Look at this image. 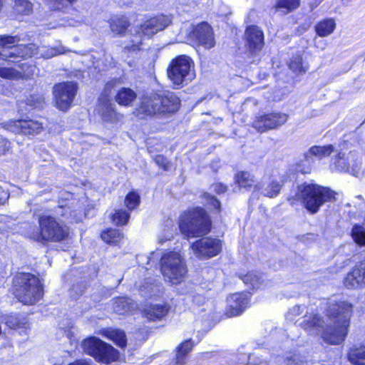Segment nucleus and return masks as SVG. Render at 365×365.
<instances>
[{
	"mask_svg": "<svg viewBox=\"0 0 365 365\" xmlns=\"http://www.w3.org/2000/svg\"><path fill=\"white\" fill-rule=\"evenodd\" d=\"M353 308L352 304L347 301L330 300L326 313L332 322L331 325H328L320 315L308 316L306 312L300 326L309 331H322L324 341L334 345L339 344L348 334Z\"/></svg>",
	"mask_w": 365,
	"mask_h": 365,
	"instance_id": "obj_1",
	"label": "nucleus"
},
{
	"mask_svg": "<svg viewBox=\"0 0 365 365\" xmlns=\"http://www.w3.org/2000/svg\"><path fill=\"white\" fill-rule=\"evenodd\" d=\"M17 36H1L0 37V59L14 61L18 58H30L34 55L43 58H51L63 51L58 48L41 46L34 43L16 45Z\"/></svg>",
	"mask_w": 365,
	"mask_h": 365,
	"instance_id": "obj_2",
	"label": "nucleus"
},
{
	"mask_svg": "<svg viewBox=\"0 0 365 365\" xmlns=\"http://www.w3.org/2000/svg\"><path fill=\"white\" fill-rule=\"evenodd\" d=\"M180 102L179 98L173 93H150L141 98L133 114L140 119L165 116L176 112L180 107Z\"/></svg>",
	"mask_w": 365,
	"mask_h": 365,
	"instance_id": "obj_3",
	"label": "nucleus"
},
{
	"mask_svg": "<svg viewBox=\"0 0 365 365\" xmlns=\"http://www.w3.org/2000/svg\"><path fill=\"white\" fill-rule=\"evenodd\" d=\"M335 195L329 187L304 183L298 186L296 197L309 213L315 214L325 202L335 200Z\"/></svg>",
	"mask_w": 365,
	"mask_h": 365,
	"instance_id": "obj_4",
	"label": "nucleus"
},
{
	"mask_svg": "<svg viewBox=\"0 0 365 365\" xmlns=\"http://www.w3.org/2000/svg\"><path fill=\"white\" fill-rule=\"evenodd\" d=\"M13 293L24 304H33L43 297L42 284L35 275L30 273H19L13 281Z\"/></svg>",
	"mask_w": 365,
	"mask_h": 365,
	"instance_id": "obj_5",
	"label": "nucleus"
},
{
	"mask_svg": "<svg viewBox=\"0 0 365 365\" xmlns=\"http://www.w3.org/2000/svg\"><path fill=\"white\" fill-rule=\"evenodd\" d=\"M170 22V17L165 15L157 16L145 21L136 31V33L125 43L123 52L128 56L137 53L140 50L143 43L141 34L150 38L158 31L165 29Z\"/></svg>",
	"mask_w": 365,
	"mask_h": 365,
	"instance_id": "obj_6",
	"label": "nucleus"
},
{
	"mask_svg": "<svg viewBox=\"0 0 365 365\" xmlns=\"http://www.w3.org/2000/svg\"><path fill=\"white\" fill-rule=\"evenodd\" d=\"M210 228V220L202 208L196 207L184 212L179 220V229L187 237L205 235Z\"/></svg>",
	"mask_w": 365,
	"mask_h": 365,
	"instance_id": "obj_7",
	"label": "nucleus"
},
{
	"mask_svg": "<svg viewBox=\"0 0 365 365\" xmlns=\"http://www.w3.org/2000/svg\"><path fill=\"white\" fill-rule=\"evenodd\" d=\"M38 224L39 231L34 232L30 235L31 238L38 242H60L66 240L68 236V227L58 222L52 216H40Z\"/></svg>",
	"mask_w": 365,
	"mask_h": 365,
	"instance_id": "obj_8",
	"label": "nucleus"
},
{
	"mask_svg": "<svg viewBox=\"0 0 365 365\" xmlns=\"http://www.w3.org/2000/svg\"><path fill=\"white\" fill-rule=\"evenodd\" d=\"M195 63L191 58L180 55L173 59L168 68V76L178 88L191 82L195 77Z\"/></svg>",
	"mask_w": 365,
	"mask_h": 365,
	"instance_id": "obj_9",
	"label": "nucleus"
},
{
	"mask_svg": "<svg viewBox=\"0 0 365 365\" xmlns=\"http://www.w3.org/2000/svg\"><path fill=\"white\" fill-rule=\"evenodd\" d=\"M160 271L165 280L173 284H178L184 279L187 269L180 254L169 252L161 257Z\"/></svg>",
	"mask_w": 365,
	"mask_h": 365,
	"instance_id": "obj_10",
	"label": "nucleus"
},
{
	"mask_svg": "<svg viewBox=\"0 0 365 365\" xmlns=\"http://www.w3.org/2000/svg\"><path fill=\"white\" fill-rule=\"evenodd\" d=\"M81 346L85 353L93 356L98 362L109 364L119 358V352L110 344L96 336L84 339Z\"/></svg>",
	"mask_w": 365,
	"mask_h": 365,
	"instance_id": "obj_11",
	"label": "nucleus"
},
{
	"mask_svg": "<svg viewBox=\"0 0 365 365\" xmlns=\"http://www.w3.org/2000/svg\"><path fill=\"white\" fill-rule=\"evenodd\" d=\"M284 175L277 170L266 171L260 182L255 185V189L268 197H277L284 185Z\"/></svg>",
	"mask_w": 365,
	"mask_h": 365,
	"instance_id": "obj_12",
	"label": "nucleus"
},
{
	"mask_svg": "<svg viewBox=\"0 0 365 365\" xmlns=\"http://www.w3.org/2000/svg\"><path fill=\"white\" fill-rule=\"evenodd\" d=\"M77 91V85L73 82H63L53 87V93L56 106L66 111L71 106Z\"/></svg>",
	"mask_w": 365,
	"mask_h": 365,
	"instance_id": "obj_13",
	"label": "nucleus"
},
{
	"mask_svg": "<svg viewBox=\"0 0 365 365\" xmlns=\"http://www.w3.org/2000/svg\"><path fill=\"white\" fill-rule=\"evenodd\" d=\"M222 241L209 237L196 240L191 245L194 255L199 259H209L217 256L222 250Z\"/></svg>",
	"mask_w": 365,
	"mask_h": 365,
	"instance_id": "obj_14",
	"label": "nucleus"
},
{
	"mask_svg": "<svg viewBox=\"0 0 365 365\" xmlns=\"http://www.w3.org/2000/svg\"><path fill=\"white\" fill-rule=\"evenodd\" d=\"M287 120V115L284 113H272L257 116L252 125L259 132L262 133L283 125Z\"/></svg>",
	"mask_w": 365,
	"mask_h": 365,
	"instance_id": "obj_15",
	"label": "nucleus"
},
{
	"mask_svg": "<svg viewBox=\"0 0 365 365\" xmlns=\"http://www.w3.org/2000/svg\"><path fill=\"white\" fill-rule=\"evenodd\" d=\"M250 296L247 293H235L227 299L225 314L227 317L240 315L250 303Z\"/></svg>",
	"mask_w": 365,
	"mask_h": 365,
	"instance_id": "obj_16",
	"label": "nucleus"
},
{
	"mask_svg": "<svg viewBox=\"0 0 365 365\" xmlns=\"http://www.w3.org/2000/svg\"><path fill=\"white\" fill-rule=\"evenodd\" d=\"M97 110L105 123L115 124L123 119V115L116 111L115 104L104 96L99 98Z\"/></svg>",
	"mask_w": 365,
	"mask_h": 365,
	"instance_id": "obj_17",
	"label": "nucleus"
},
{
	"mask_svg": "<svg viewBox=\"0 0 365 365\" xmlns=\"http://www.w3.org/2000/svg\"><path fill=\"white\" fill-rule=\"evenodd\" d=\"M7 126L11 132L26 135H36L43 130L42 123L34 120H11Z\"/></svg>",
	"mask_w": 365,
	"mask_h": 365,
	"instance_id": "obj_18",
	"label": "nucleus"
},
{
	"mask_svg": "<svg viewBox=\"0 0 365 365\" xmlns=\"http://www.w3.org/2000/svg\"><path fill=\"white\" fill-rule=\"evenodd\" d=\"M192 38L195 39L199 45L202 46L207 49H210L215 45L212 29L210 26L205 22L199 24L194 27L192 32Z\"/></svg>",
	"mask_w": 365,
	"mask_h": 365,
	"instance_id": "obj_19",
	"label": "nucleus"
},
{
	"mask_svg": "<svg viewBox=\"0 0 365 365\" xmlns=\"http://www.w3.org/2000/svg\"><path fill=\"white\" fill-rule=\"evenodd\" d=\"M344 284L349 289L365 286V259L360 262L346 274Z\"/></svg>",
	"mask_w": 365,
	"mask_h": 365,
	"instance_id": "obj_20",
	"label": "nucleus"
},
{
	"mask_svg": "<svg viewBox=\"0 0 365 365\" xmlns=\"http://www.w3.org/2000/svg\"><path fill=\"white\" fill-rule=\"evenodd\" d=\"M245 37L249 48L252 51H259L264 46V34L257 26L247 28Z\"/></svg>",
	"mask_w": 365,
	"mask_h": 365,
	"instance_id": "obj_21",
	"label": "nucleus"
},
{
	"mask_svg": "<svg viewBox=\"0 0 365 365\" xmlns=\"http://www.w3.org/2000/svg\"><path fill=\"white\" fill-rule=\"evenodd\" d=\"M137 304L128 297H118L112 301V309L114 312L123 314L133 311Z\"/></svg>",
	"mask_w": 365,
	"mask_h": 365,
	"instance_id": "obj_22",
	"label": "nucleus"
},
{
	"mask_svg": "<svg viewBox=\"0 0 365 365\" xmlns=\"http://www.w3.org/2000/svg\"><path fill=\"white\" fill-rule=\"evenodd\" d=\"M137 98V93L130 88L122 87L115 96V102L122 106L129 107L133 106Z\"/></svg>",
	"mask_w": 365,
	"mask_h": 365,
	"instance_id": "obj_23",
	"label": "nucleus"
},
{
	"mask_svg": "<svg viewBox=\"0 0 365 365\" xmlns=\"http://www.w3.org/2000/svg\"><path fill=\"white\" fill-rule=\"evenodd\" d=\"M168 312V307L163 304H150L146 306L143 315L150 321L162 319Z\"/></svg>",
	"mask_w": 365,
	"mask_h": 365,
	"instance_id": "obj_24",
	"label": "nucleus"
},
{
	"mask_svg": "<svg viewBox=\"0 0 365 365\" xmlns=\"http://www.w3.org/2000/svg\"><path fill=\"white\" fill-rule=\"evenodd\" d=\"M348 360L354 365H365V343L352 346L348 352Z\"/></svg>",
	"mask_w": 365,
	"mask_h": 365,
	"instance_id": "obj_25",
	"label": "nucleus"
},
{
	"mask_svg": "<svg viewBox=\"0 0 365 365\" xmlns=\"http://www.w3.org/2000/svg\"><path fill=\"white\" fill-rule=\"evenodd\" d=\"M100 334L112 340L119 347H125L127 344L125 334L120 329H105L100 331Z\"/></svg>",
	"mask_w": 365,
	"mask_h": 365,
	"instance_id": "obj_26",
	"label": "nucleus"
},
{
	"mask_svg": "<svg viewBox=\"0 0 365 365\" xmlns=\"http://www.w3.org/2000/svg\"><path fill=\"white\" fill-rule=\"evenodd\" d=\"M336 26V21L333 18H327L319 21L314 29L319 36L326 37L334 31Z\"/></svg>",
	"mask_w": 365,
	"mask_h": 365,
	"instance_id": "obj_27",
	"label": "nucleus"
},
{
	"mask_svg": "<svg viewBox=\"0 0 365 365\" xmlns=\"http://www.w3.org/2000/svg\"><path fill=\"white\" fill-rule=\"evenodd\" d=\"M193 343L191 339H188L181 343L177 347V353L175 361L170 365H185V357L191 351L193 347Z\"/></svg>",
	"mask_w": 365,
	"mask_h": 365,
	"instance_id": "obj_28",
	"label": "nucleus"
},
{
	"mask_svg": "<svg viewBox=\"0 0 365 365\" xmlns=\"http://www.w3.org/2000/svg\"><path fill=\"white\" fill-rule=\"evenodd\" d=\"M349 163L343 153H339L332 158L330 168L332 171L347 172L349 171Z\"/></svg>",
	"mask_w": 365,
	"mask_h": 365,
	"instance_id": "obj_29",
	"label": "nucleus"
},
{
	"mask_svg": "<svg viewBox=\"0 0 365 365\" xmlns=\"http://www.w3.org/2000/svg\"><path fill=\"white\" fill-rule=\"evenodd\" d=\"M236 183L240 187L245 189L252 187L255 183V178L253 174L241 171L237 173L235 176Z\"/></svg>",
	"mask_w": 365,
	"mask_h": 365,
	"instance_id": "obj_30",
	"label": "nucleus"
},
{
	"mask_svg": "<svg viewBox=\"0 0 365 365\" xmlns=\"http://www.w3.org/2000/svg\"><path fill=\"white\" fill-rule=\"evenodd\" d=\"M130 23L126 17H116L112 19L110 23L111 31L117 35H123L129 27Z\"/></svg>",
	"mask_w": 365,
	"mask_h": 365,
	"instance_id": "obj_31",
	"label": "nucleus"
},
{
	"mask_svg": "<svg viewBox=\"0 0 365 365\" xmlns=\"http://www.w3.org/2000/svg\"><path fill=\"white\" fill-rule=\"evenodd\" d=\"M6 324L11 329L26 328L27 320L17 314H10L5 318Z\"/></svg>",
	"mask_w": 365,
	"mask_h": 365,
	"instance_id": "obj_32",
	"label": "nucleus"
},
{
	"mask_svg": "<svg viewBox=\"0 0 365 365\" xmlns=\"http://www.w3.org/2000/svg\"><path fill=\"white\" fill-rule=\"evenodd\" d=\"M175 230L176 228L173 220H167L164 225L163 232L158 237L159 243L163 244L168 240H170L173 237Z\"/></svg>",
	"mask_w": 365,
	"mask_h": 365,
	"instance_id": "obj_33",
	"label": "nucleus"
},
{
	"mask_svg": "<svg viewBox=\"0 0 365 365\" xmlns=\"http://www.w3.org/2000/svg\"><path fill=\"white\" fill-rule=\"evenodd\" d=\"M123 237V234L116 229H110L101 234L102 240L108 244H116Z\"/></svg>",
	"mask_w": 365,
	"mask_h": 365,
	"instance_id": "obj_34",
	"label": "nucleus"
},
{
	"mask_svg": "<svg viewBox=\"0 0 365 365\" xmlns=\"http://www.w3.org/2000/svg\"><path fill=\"white\" fill-rule=\"evenodd\" d=\"M15 10L23 15H29L33 11V4L29 0H15Z\"/></svg>",
	"mask_w": 365,
	"mask_h": 365,
	"instance_id": "obj_35",
	"label": "nucleus"
},
{
	"mask_svg": "<svg viewBox=\"0 0 365 365\" xmlns=\"http://www.w3.org/2000/svg\"><path fill=\"white\" fill-rule=\"evenodd\" d=\"M334 151V147L331 145L325 146H313L312 147L309 153L312 155L322 158L329 155Z\"/></svg>",
	"mask_w": 365,
	"mask_h": 365,
	"instance_id": "obj_36",
	"label": "nucleus"
},
{
	"mask_svg": "<svg viewBox=\"0 0 365 365\" xmlns=\"http://www.w3.org/2000/svg\"><path fill=\"white\" fill-rule=\"evenodd\" d=\"M351 236L354 242L360 246L365 245V227L355 225L351 230Z\"/></svg>",
	"mask_w": 365,
	"mask_h": 365,
	"instance_id": "obj_37",
	"label": "nucleus"
},
{
	"mask_svg": "<svg viewBox=\"0 0 365 365\" xmlns=\"http://www.w3.org/2000/svg\"><path fill=\"white\" fill-rule=\"evenodd\" d=\"M262 277L259 273L256 272H250L242 278L244 283L250 284L254 289L258 288L261 284Z\"/></svg>",
	"mask_w": 365,
	"mask_h": 365,
	"instance_id": "obj_38",
	"label": "nucleus"
},
{
	"mask_svg": "<svg viewBox=\"0 0 365 365\" xmlns=\"http://www.w3.org/2000/svg\"><path fill=\"white\" fill-rule=\"evenodd\" d=\"M289 67L293 72L297 73H304L307 69V68L303 65L301 55L294 56L289 63Z\"/></svg>",
	"mask_w": 365,
	"mask_h": 365,
	"instance_id": "obj_39",
	"label": "nucleus"
},
{
	"mask_svg": "<svg viewBox=\"0 0 365 365\" xmlns=\"http://www.w3.org/2000/svg\"><path fill=\"white\" fill-rule=\"evenodd\" d=\"M0 77L9 80H18L22 77L21 72L13 68L1 67Z\"/></svg>",
	"mask_w": 365,
	"mask_h": 365,
	"instance_id": "obj_40",
	"label": "nucleus"
},
{
	"mask_svg": "<svg viewBox=\"0 0 365 365\" xmlns=\"http://www.w3.org/2000/svg\"><path fill=\"white\" fill-rule=\"evenodd\" d=\"M300 0H278L276 4V9H284L287 12L292 11L299 7Z\"/></svg>",
	"mask_w": 365,
	"mask_h": 365,
	"instance_id": "obj_41",
	"label": "nucleus"
},
{
	"mask_svg": "<svg viewBox=\"0 0 365 365\" xmlns=\"http://www.w3.org/2000/svg\"><path fill=\"white\" fill-rule=\"evenodd\" d=\"M130 218V214L125 210H115L112 216V220L117 225L126 224Z\"/></svg>",
	"mask_w": 365,
	"mask_h": 365,
	"instance_id": "obj_42",
	"label": "nucleus"
},
{
	"mask_svg": "<svg viewBox=\"0 0 365 365\" xmlns=\"http://www.w3.org/2000/svg\"><path fill=\"white\" fill-rule=\"evenodd\" d=\"M139 202L140 196L137 193L131 192L126 195L125 203L130 210L135 209L138 205Z\"/></svg>",
	"mask_w": 365,
	"mask_h": 365,
	"instance_id": "obj_43",
	"label": "nucleus"
},
{
	"mask_svg": "<svg viewBox=\"0 0 365 365\" xmlns=\"http://www.w3.org/2000/svg\"><path fill=\"white\" fill-rule=\"evenodd\" d=\"M305 309H307V307L305 305H294L289 309L286 317L287 319L293 321L296 317L303 314Z\"/></svg>",
	"mask_w": 365,
	"mask_h": 365,
	"instance_id": "obj_44",
	"label": "nucleus"
},
{
	"mask_svg": "<svg viewBox=\"0 0 365 365\" xmlns=\"http://www.w3.org/2000/svg\"><path fill=\"white\" fill-rule=\"evenodd\" d=\"M44 103V97L42 95H33L27 99L28 105L37 108H42Z\"/></svg>",
	"mask_w": 365,
	"mask_h": 365,
	"instance_id": "obj_45",
	"label": "nucleus"
},
{
	"mask_svg": "<svg viewBox=\"0 0 365 365\" xmlns=\"http://www.w3.org/2000/svg\"><path fill=\"white\" fill-rule=\"evenodd\" d=\"M285 365H304L301 357L297 354H290L286 356Z\"/></svg>",
	"mask_w": 365,
	"mask_h": 365,
	"instance_id": "obj_46",
	"label": "nucleus"
},
{
	"mask_svg": "<svg viewBox=\"0 0 365 365\" xmlns=\"http://www.w3.org/2000/svg\"><path fill=\"white\" fill-rule=\"evenodd\" d=\"M155 162L158 166L161 167L165 170H167L170 168V163L163 155H157L155 158Z\"/></svg>",
	"mask_w": 365,
	"mask_h": 365,
	"instance_id": "obj_47",
	"label": "nucleus"
},
{
	"mask_svg": "<svg viewBox=\"0 0 365 365\" xmlns=\"http://www.w3.org/2000/svg\"><path fill=\"white\" fill-rule=\"evenodd\" d=\"M11 143L4 138H0V155H4L11 149Z\"/></svg>",
	"mask_w": 365,
	"mask_h": 365,
	"instance_id": "obj_48",
	"label": "nucleus"
},
{
	"mask_svg": "<svg viewBox=\"0 0 365 365\" xmlns=\"http://www.w3.org/2000/svg\"><path fill=\"white\" fill-rule=\"evenodd\" d=\"M212 190L217 194H222L227 191L226 185L222 183H216L212 185Z\"/></svg>",
	"mask_w": 365,
	"mask_h": 365,
	"instance_id": "obj_49",
	"label": "nucleus"
},
{
	"mask_svg": "<svg viewBox=\"0 0 365 365\" xmlns=\"http://www.w3.org/2000/svg\"><path fill=\"white\" fill-rule=\"evenodd\" d=\"M9 193L0 186V205H4L8 200Z\"/></svg>",
	"mask_w": 365,
	"mask_h": 365,
	"instance_id": "obj_50",
	"label": "nucleus"
},
{
	"mask_svg": "<svg viewBox=\"0 0 365 365\" xmlns=\"http://www.w3.org/2000/svg\"><path fill=\"white\" fill-rule=\"evenodd\" d=\"M208 203L212 205L215 209H220V202L213 196L207 195Z\"/></svg>",
	"mask_w": 365,
	"mask_h": 365,
	"instance_id": "obj_51",
	"label": "nucleus"
},
{
	"mask_svg": "<svg viewBox=\"0 0 365 365\" xmlns=\"http://www.w3.org/2000/svg\"><path fill=\"white\" fill-rule=\"evenodd\" d=\"M355 201L353 202L354 204L358 205L359 209H364L365 207V202L361 196H356L354 197Z\"/></svg>",
	"mask_w": 365,
	"mask_h": 365,
	"instance_id": "obj_52",
	"label": "nucleus"
},
{
	"mask_svg": "<svg viewBox=\"0 0 365 365\" xmlns=\"http://www.w3.org/2000/svg\"><path fill=\"white\" fill-rule=\"evenodd\" d=\"M324 0H311L309 2L311 10H313L314 8H316Z\"/></svg>",
	"mask_w": 365,
	"mask_h": 365,
	"instance_id": "obj_53",
	"label": "nucleus"
},
{
	"mask_svg": "<svg viewBox=\"0 0 365 365\" xmlns=\"http://www.w3.org/2000/svg\"><path fill=\"white\" fill-rule=\"evenodd\" d=\"M68 365H90L86 361L84 360H78L74 361L73 363H71Z\"/></svg>",
	"mask_w": 365,
	"mask_h": 365,
	"instance_id": "obj_54",
	"label": "nucleus"
},
{
	"mask_svg": "<svg viewBox=\"0 0 365 365\" xmlns=\"http://www.w3.org/2000/svg\"><path fill=\"white\" fill-rule=\"evenodd\" d=\"M248 360H249V362H250V363H255V364H257V361H255V355H254V354L250 355V356H249Z\"/></svg>",
	"mask_w": 365,
	"mask_h": 365,
	"instance_id": "obj_55",
	"label": "nucleus"
},
{
	"mask_svg": "<svg viewBox=\"0 0 365 365\" xmlns=\"http://www.w3.org/2000/svg\"><path fill=\"white\" fill-rule=\"evenodd\" d=\"M258 365H268L266 361H261L258 363Z\"/></svg>",
	"mask_w": 365,
	"mask_h": 365,
	"instance_id": "obj_56",
	"label": "nucleus"
},
{
	"mask_svg": "<svg viewBox=\"0 0 365 365\" xmlns=\"http://www.w3.org/2000/svg\"><path fill=\"white\" fill-rule=\"evenodd\" d=\"M2 8V0H0V10Z\"/></svg>",
	"mask_w": 365,
	"mask_h": 365,
	"instance_id": "obj_57",
	"label": "nucleus"
},
{
	"mask_svg": "<svg viewBox=\"0 0 365 365\" xmlns=\"http://www.w3.org/2000/svg\"><path fill=\"white\" fill-rule=\"evenodd\" d=\"M128 64H129V66L131 67V66H133V63L128 62Z\"/></svg>",
	"mask_w": 365,
	"mask_h": 365,
	"instance_id": "obj_58",
	"label": "nucleus"
},
{
	"mask_svg": "<svg viewBox=\"0 0 365 365\" xmlns=\"http://www.w3.org/2000/svg\"><path fill=\"white\" fill-rule=\"evenodd\" d=\"M30 68H31V72H33V71H34L33 70H34L35 68H34V67H30Z\"/></svg>",
	"mask_w": 365,
	"mask_h": 365,
	"instance_id": "obj_59",
	"label": "nucleus"
},
{
	"mask_svg": "<svg viewBox=\"0 0 365 365\" xmlns=\"http://www.w3.org/2000/svg\"><path fill=\"white\" fill-rule=\"evenodd\" d=\"M24 64H21V68L24 69Z\"/></svg>",
	"mask_w": 365,
	"mask_h": 365,
	"instance_id": "obj_60",
	"label": "nucleus"
},
{
	"mask_svg": "<svg viewBox=\"0 0 365 365\" xmlns=\"http://www.w3.org/2000/svg\"><path fill=\"white\" fill-rule=\"evenodd\" d=\"M288 200L291 201V200H292V198H291V197H289V198H288Z\"/></svg>",
	"mask_w": 365,
	"mask_h": 365,
	"instance_id": "obj_61",
	"label": "nucleus"
}]
</instances>
